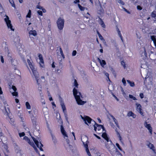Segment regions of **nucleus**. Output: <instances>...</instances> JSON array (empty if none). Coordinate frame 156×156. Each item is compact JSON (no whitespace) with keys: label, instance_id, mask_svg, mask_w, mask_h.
I'll return each mask as SVG.
<instances>
[{"label":"nucleus","instance_id":"nucleus-1","mask_svg":"<svg viewBox=\"0 0 156 156\" xmlns=\"http://www.w3.org/2000/svg\"><path fill=\"white\" fill-rule=\"evenodd\" d=\"M27 62L32 71L34 76L35 78L37 84L39 85V84H40V83H38L39 75L38 72H37V70L34 67V66L33 64V63L31 62L30 60L29 59H27Z\"/></svg>","mask_w":156,"mask_h":156},{"label":"nucleus","instance_id":"nucleus-2","mask_svg":"<svg viewBox=\"0 0 156 156\" xmlns=\"http://www.w3.org/2000/svg\"><path fill=\"white\" fill-rule=\"evenodd\" d=\"M73 94L78 105H82L86 103L85 101H83L80 99V96L81 95V94L78 92L77 89L75 87L73 89Z\"/></svg>","mask_w":156,"mask_h":156},{"label":"nucleus","instance_id":"nucleus-3","mask_svg":"<svg viewBox=\"0 0 156 156\" xmlns=\"http://www.w3.org/2000/svg\"><path fill=\"white\" fill-rule=\"evenodd\" d=\"M58 28L59 30H62L64 27V20L61 17H59L56 22Z\"/></svg>","mask_w":156,"mask_h":156},{"label":"nucleus","instance_id":"nucleus-4","mask_svg":"<svg viewBox=\"0 0 156 156\" xmlns=\"http://www.w3.org/2000/svg\"><path fill=\"white\" fill-rule=\"evenodd\" d=\"M4 20L8 28L10 29L11 30L14 31V29L13 28L11 24V21L9 20V17L7 16L6 18H5Z\"/></svg>","mask_w":156,"mask_h":156},{"label":"nucleus","instance_id":"nucleus-5","mask_svg":"<svg viewBox=\"0 0 156 156\" xmlns=\"http://www.w3.org/2000/svg\"><path fill=\"white\" fill-rule=\"evenodd\" d=\"M32 139L34 141V142L35 144L36 145L37 147L39 148L40 150L41 151H43V149L42 148V147L43 146V145L42 144L41 142L40 143V144H41V146L39 147V142L38 141L36 140V139H35L34 137H32Z\"/></svg>","mask_w":156,"mask_h":156},{"label":"nucleus","instance_id":"nucleus-6","mask_svg":"<svg viewBox=\"0 0 156 156\" xmlns=\"http://www.w3.org/2000/svg\"><path fill=\"white\" fill-rule=\"evenodd\" d=\"M38 55L39 58L40 60L39 64L40 65V66L42 67H43L44 66V62L42 55L40 53L38 54Z\"/></svg>","mask_w":156,"mask_h":156},{"label":"nucleus","instance_id":"nucleus-7","mask_svg":"<svg viewBox=\"0 0 156 156\" xmlns=\"http://www.w3.org/2000/svg\"><path fill=\"white\" fill-rule=\"evenodd\" d=\"M95 124L94 125V130L96 132L97 129L98 131H100L102 129V127H103V125L98 124H97L95 121H94Z\"/></svg>","mask_w":156,"mask_h":156},{"label":"nucleus","instance_id":"nucleus-8","mask_svg":"<svg viewBox=\"0 0 156 156\" xmlns=\"http://www.w3.org/2000/svg\"><path fill=\"white\" fill-rule=\"evenodd\" d=\"M136 110L140 113L141 115H143V113L142 112V107L141 105L138 103H136Z\"/></svg>","mask_w":156,"mask_h":156},{"label":"nucleus","instance_id":"nucleus-9","mask_svg":"<svg viewBox=\"0 0 156 156\" xmlns=\"http://www.w3.org/2000/svg\"><path fill=\"white\" fill-rule=\"evenodd\" d=\"M144 125L145 127L149 130L151 135H152V128L151 125L149 124H147L146 121L144 123Z\"/></svg>","mask_w":156,"mask_h":156},{"label":"nucleus","instance_id":"nucleus-10","mask_svg":"<svg viewBox=\"0 0 156 156\" xmlns=\"http://www.w3.org/2000/svg\"><path fill=\"white\" fill-rule=\"evenodd\" d=\"M82 118L85 122V123L87 125H88V124L87 122L88 123H90L92 120V119L91 118L87 116H86L84 118L82 117Z\"/></svg>","mask_w":156,"mask_h":156},{"label":"nucleus","instance_id":"nucleus-11","mask_svg":"<svg viewBox=\"0 0 156 156\" xmlns=\"http://www.w3.org/2000/svg\"><path fill=\"white\" fill-rule=\"evenodd\" d=\"M147 146L148 147H149L150 149H151L153 151L154 153L156 154L155 149L153 144H151V143H149L147 145Z\"/></svg>","mask_w":156,"mask_h":156},{"label":"nucleus","instance_id":"nucleus-12","mask_svg":"<svg viewBox=\"0 0 156 156\" xmlns=\"http://www.w3.org/2000/svg\"><path fill=\"white\" fill-rule=\"evenodd\" d=\"M61 131L62 133L64 136L68 137V135L62 125L61 126Z\"/></svg>","mask_w":156,"mask_h":156},{"label":"nucleus","instance_id":"nucleus-13","mask_svg":"<svg viewBox=\"0 0 156 156\" xmlns=\"http://www.w3.org/2000/svg\"><path fill=\"white\" fill-rule=\"evenodd\" d=\"M101 136L107 141V142H108L109 138L106 132L103 133L102 134Z\"/></svg>","mask_w":156,"mask_h":156},{"label":"nucleus","instance_id":"nucleus-14","mask_svg":"<svg viewBox=\"0 0 156 156\" xmlns=\"http://www.w3.org/2000/svg\"><path fill=\"white\" fill-rule=\"evenodd\" d=\"M98 60L100 62L101 65L103 67L106 64L105 61L104 60H101L99 58H98Z\"/></svg>","mask_w":156,"mask_h":156},{"label":"nucleus","instance_id":"nucleus-15","mask_svg":"<svg viewBox=\"0 0 156 156\" xmlns=\"http://www.w3.org/2000/svg\"><path fill=\"white\" fill-rule=\"evenodd\" d=\"M117 30L119 37H120L122 41L123 42V37L121 35L120 31L119 30V29L118 28H117Z\"/></svg>","mask_w":156,"mask_h":156},{"label":"nucleus","instance_id":"nucleus-16","mask_svg":"<svg viewBox=\"0 0 156 156\" xmlns=\"http://www.w3.org/2000/svg\"><path fill=\"white\" fill-rule=\"evenodd\" d=\"M29 34H30L33 35L34 36H36L37 35V32L35 30L30 31Z\"/></svg>","mask_w":156,"mask_h":156},{"label":"nucleus","instance_id":"nucleus-17","mask_svg":"<svg viewBox=\"0 0 156 156\" xmlns=\"http://www.w3.org/2000/svg\"><path fill=\"white\" fill-rule=\"evenodd\" d=\"M127 82L129 84L130 86L131 87H133L135 86V84L133 82H131L129 80H127Z\"/></svg>","mask_w":156,"mask_h":156},{"label":"nucleus","instance_id":"nucleus-18","mask_svg":"<svg viewBox=\"0 0 156 156\" xmlns=\"http://www.w3.org/2000/svg\"><path fill=\"white\" fill-rule=\"evenodd\" d=\"M61 106L63 111L64 112L65 111H66V108L64 103L63 102H61Z\"/></svg>","mask_w":156,"mask_h":156},{"label":"nucleus","instance_id":"nucleus-19","mask_svg":"<svg viewBox=\"0 0 156 156\" xmlns=\"http://www.w3.org/2000/svg\"><path fill=\"white\" fill-rule=\"evenodd\" d=\"M99 19L100 20V24L102 27L103 28H105V24L103 21L100 18H99Z\"/></svg>","mask_w":156,"mask_h":156},{"label":"nucleus","instance_id":"nucleus-20","mask_svg":"<svg viewBox=\"0 0 156 156\" xmlns=\"http://www.w3.org/2000/svg\"><path fill=\"white\" fill-rule=\"evenodd\" d=\"M59 48L60 52V54H61V55L62 57L63 58H65V56L64 55V54L62 50V48H61V47L60 46H59Z\"/></svg>","mask_w":156,"mask_h":156},{"label":"nucleus","instance_id":"nucleus-21","mask_svg":"<svg viewBox=\"0 0 156 156\" xmlns=\"http://www.w3.org/2000/svg\"><path fill=\"white\" fill-rule=\"evenodd\" d=\"M38 90L40 91V93L41 96H43V94L42 92V87L41 85H39L38 87Z\"/></svg>","mask_w":156,"mask_h":156},{"label":"nucleus","instance_id":"nucleus-22","mask_svg":"<svg viewBox=\"0 0 156 156\" xmlns=\"http://www.w3.org/2000/svg\"><path fill=\"white\" fill-rule=\"evenodd\" d=\"M26 108L28 109H30L31 108V106L29 104V103L28 102H26Z\"/></svg>","mask_w":156,"mask_h":156},{"label":"nucleus","instance_id":"nucleus-23","mask_svg":"<svg viewBox=\"0 0 156 156\" xmlns=\"http://www.w3.org/2000/svg\"><path fill=\"white\" fill-rule=\"evenodd\" d=\"M12 7L15 8L16 6L13 0H9Z\"/></svg>","mask_w":156,"mask_h":156},{"label":"nucleus","instance_id":"nucleus-24","mask_svg":"<svg viewBox=\"0 0 156 156\" xmlns=\"http://www.w3.org/2000/svg\"><path fill=\"white\" fill-rule=\"evenodd\" d=\"M28 143L31 146L33 147L35 146L34 143L33 142L31 141L29 139H28Z\"/></svg>","mask_w":156,"mask_h":156},{"label":"nucleus","instance_id":"nucleus-25","mask_svg":"<svg viewBox=\"0 0 156 156\" xmlns=\"http://www.w3.org/2000/svg\"><path fill=\"white\" fill-rule=\"evenodd\" d=\"M31 10L30 9L29 10L28 12L27 13V14L26 16V17L27 18H30L31 17Z\"/></svg>","mask_w":156,"mask_h":156},{"label":"nucleus","instance_id":"nucleus-26","mask_svg":"<svg viewBox=\"0 0 156 156\" xmlns=\"http://www.w3.org/2000/svg\"><path fill=\"white\" fill-rule=\"evenodd\" d=\"M151 16L152 18H155V17H156V14L155 11H153L151 12Z\"/></svg>","mask_w":156,"mask_h":156},{"label":"nucleus","instance_id":"nucleus-27","mask_svg":"<svg viewBox=\"0 0 156 156\" xmlns=\"http://www.w3.org/2000/svg\"><path fill=\"white\" fill-rule=\"evenodd\" d=\"M116 132L117 134V135L118 136L119 138V140L120 141H121L122 140V138L121 136L120 135L119 133L117 131H116Z\"/></svg>","mask_w":156,"mask_h":156},{"label":"nucleus","instance_id":"nucleus-28","mask_svg":"<svg viewBox=\"0 0 156 156\" xmlns=\"http://www.w3.org/2000/svg\"><path fill=\"white\" fill-rule=\"evenodd\" d=\"M78 5L81 11H84V10L85 8L81 6L80 4H78Z\"/></svg>","mask_w":156,"mask_h":156},{"label":"nucleus","instance_id":"nucleus-29","mask_svg":"<svg viewBox=\"0 0 156 156\" xmlns=\"http://www.w3.org/2000/svg\"><path fill=\"white\" fill-rule=\"evenodd\" d=\"M116 145L118 148L121 151H122V147L120 146L119 144L117 143L116 144Z\"/></svg>","mask_w":156,"mask_h":156},{"label":"nucleus","instance_id":"nucleus-30","mask_svg":"<svg viewBox=\"0 0 156 156\" xmlns=\"http://www.w3.org/2000/svg\"><path fill=\"white\" fill-rule=\"evenodd\" d=\"M117 2L121 5H124L125 4V3L122 0H117Z\"/></svg>","mask_w":156,"mask_h":156},{"label":"nucleus","instance_id":"nucleus-31","mask_svg":"<svg viewBox=\"0 0 156 156\" xmlns=\"http://www.w3.org/2000/svg\"><path fill=\"white\" fill-rule=\"evenodd\" d=\"M12 94L13 96L17 97L18 96V93L17 92L14 91L12 93Z\"/></svg>","mask_w":156,"mask_h":156},{"label":"nucleus","instance_id":"nucleus-32","mask_svg":"<svg viewBox=\"0 0 156 156\" xmlns=\"http://www.w3.org/2000/svg\"><path fill=\"white\" fill-rule=\"evenodd\" d=\"M122 82L123 83V85L124 86H126V81L124 78H123L122 80Z\"/></svg>","mask_w":156,"mask_h":156},{"label":"nucleus","instance_id":"nucleus-33","mask_svg":"<svg viewBox=\"0 0 156 156\" xmlns=\"http://www.w3.org/2000/svg\"><path fill=\"white\" fill-rule=\"evenodd\" d=\"M121 63L122 65L123 66L124 68V69H125L126 68V64H125V62H124V61H121Z\"/></svg>","mask_w":156,"mask_h":156},{"label":"nucleus","instance_id":"nucleus-34","mask_svg":"<svg viewBox=\"0 0 156 156\" xmlns=\"http://www.w3.org/2000/svg\"><path fill=\"white\" fill-rule=\"evenodd\" d=\"M97 34L99 36L100 39L101 40H103V37L101 36V35L99 33V32L97 31Z\"/></svg>","mask_w":156,"mask_h":156},{"label":"nucleus","instance_id":"nucleus-35","mask_svg":"<svg viewBox=\"0 0 156 156\" xmlns=\"http://www.w3.org/2000/svg\"><path fill=\"white\" fill-rule=\"evenodd\" d=\"M86 151L89 156H91L88 148L86 149Z\"/></svg>","mask_w":156,"mask_h":156},{"label":"nucleus","instance_id":"nucleus-36","mask_svg":"<svg viewBox=\"0 0 156 156\" xmlns=\"http://www.w3.org/2000/svg\"><path fill=\"white\" fill-rule=\"evenodd\" d=\"M133 113L132 112L129 111L127 115L129 117L131 116L132 115H133Z\"/></svg>","mask_w":156,"mask_h":156},{"label":"nucleus","instance_id":"nucleus-37","mask_svg":"<svg viewBox=\"0 0 156 156\" xmlns=\"http://www.w3.org/2000/svg\"><path fill=\"white\" fill-rule=\"evenodd\" d=\"M33 148H34V150H35V151L37 153H38L39 155H40V154L39 153V151H38L37 149V147H36V146H35V147H33Z\"/></svg>","mask_w":156,"mask_h":156},{"label":"nucleus","instance_id":"nucleus-38","mask_svg":"<svg viewBox=\"0 0 156 156\" xmlns=\"http://www.w3.org/2000/svg\"><path fill=\"white\" fill-rule=\"evenodd\" d=\"M74 86L76 87H78V84L77 83V81L76 80H74Z\"/></svg>","mask_w":156,"mask_h":156},{"label":"nucleus","instance_id":"nucleus-39","mask_svg":"<svg viewBox=\"0 0 156 156\" xmlns=\"http://www.w3.org/2000/svg\"><path fill=\"white\" fill-rule=\"evenodd\" d=\"M38 14L41 16H42L43 13L42 11L41 10H38L37 12Z\"/></svg>","mask_w":156,"mask_h":156},{"label":"nucleus","instance_id":"nucleus-40","mask_svg":"<svg viewBox=\"0 0 156 156\" xmlns=\"http://www.w3.org/2000/svg\"><path fill=\"white\" fill-rule=\"evenodd\" d=\"M25 134L24 132H22L19 133V135L20 137H22L25 136Z\"/></svg>","mask_w":156,"mask_h":156},{"label":"nucleus","instance_id":"nucleus-41","mask_svg":"<svg viewBox=\"0 0 156 156\" xmlns=\"http://www.w3.org/2000/svg\"><path fill=\"white\" fill-rule=\"evenodd\" d=\"M129 98L133 99V100H136V98L132 95L129 94Z\"/></svg>","mask_w":156,"mask_h":156},{"label":"nucleus","instance_id":"nucleus-42","mask_svg":"<svg viewBox=\"0 0 156 156\" xmlns=\"http://www.w3.org/2000/svg\"><path fill=\"white\" fill-rule=\"evenodd\" d=\"M137 9L138 10H141L142 9V8L140 6L138 5L137 6Z\"/></svg>","mask_w":156,"mask_h":156},{"label":"nucleus","instance_id":"nucleus-43","mask_svg":"<svg viewBox=\"0 0 156 156\" xmlns=\"http://www.w3.org/2000/svg\"><path fill=\"white\" fill-rule=\"evenodd\" d=\"M12 88L14 91H16L17 90V89L16 87L14 85L12 86Z\"/></svg>","mask_w":156,"mask_h":156},{"label":"nucleus","instance_id":"nucleus-44","mask_svg":"<svg viewBox=\"0 0 156 156\" xmlns=\"http://www.w3.org/2000/svg\"><path fill=\"white\" fill-rule=\"evenodd\" d=\"M83 142V143L84 145V147H85L86 148V149H87V148H88V144H84V142H83V141H82Z\"/></svg>","mask_w":156,"mask_h":156},{"label":"nucleus","instance_id":"nucleus-45","mask_svg":"<svg viewBox=\"0 0 156 156\" xmlns=\"http://www.w3.org/2000/svg\"><path fill=\"white\" fill-rule=\"evenodd\" d=\"M76 54V50H74L72 52V55L75 56Z\"/></svg>","mask_w":156,"mask_h":156},{"label":"nucleus","instance_id":"nucleus-46","mask_svg":"<svg viewBox=\"0 0 156 156\" xmlns=\"http://www.w3.org/2000/svg\"><path fill=\"white\" fill-rule=\"evenodd\" d=\"M43 8V7L41 6H40L39 5H37V8L40 9H41Z\"/></svg>","mask_w":156,"mask_h":156},{"label":"nucleus","instance_id":"nucleus-47","mask_svg":"<svg viewBox=\"0 0 156 156\" xmlns=\"http://www.w3.org/2000/svg\"><path fill=\"white\" fill-rule=\"evenodd\" d=\"M1 61L2 63H3L4 62V59L3 58V56H1Z\"/></svg>","mask_w":156,"mask_h":156},{"label":"nucleus","instance_id":"nucleus-48","mask_svg":"<svg viewBox=\"0 0 156 156\" xmlns=\"http://www.w3.org/2000/svg\"><path fill=\"white\" fill-rule=\"evenodd\" d=\"M124 10L128 14H130V12L125 8H123Z\"/></svg>","mask_w":156,"mask_h":156},{"label":"nucleus","instance_id":"nucleus-49","mask_svg":"<svg viewBox=\"0 0 156 156\" xmlns=\"http://www.w3.org/2000/svg\"><path fill=\"white\" fill-rule=\"evenodd\" d=\"M140 96L141 98H144V94L142 93H141L140 94Z\"/></svg>","mask_w":156,"mask_h":156},{"label":"nucleus","instance_id":"nucleus-50","mask_svg":"<svg viewBox=\"0 0 156 156\" xmlns=\"http://www.w3.org/2000/svg\"><path fill=\"white\" fill-rule=\"evenodd\" d=\"M94 135L98 139H101V137L100 136H98L96 134L94 133Z\"/></svg>","mask_w":156,"mask_h":156},{"label":"nucleus","instance_id":"nucleus-51","mask_svg":"<svg viewBox=\"0 0 156 156\" xmlns=\"http://www.w3.org/2000/svg\"><path fill=\"white\" fill-rule=\"evenodd\" d=\"M105 75L107 77L108 79H109V81H110V79L109 78V74H108V73H105Z\"/></svg>","mask_w":156,"mask_h":156},{"label":"nucleus","instance_id":"nucleus-52","mask_svg":"<svg viewBox=\"0 0 156 156\" xmlns=\"http://www.w3.org/2000/svg\"><path fill=\"white\" fill-rule=\"evenodd\" d=\"M3 135V133L2 132L1 129H0V136H2Z\"/></svg>","mask_w":156,"mask_h":156},{"label":"nucleus","instance_id":"nucleus-53","mask_svg":"<svg viewBox=\"0 0 156 156\" xmlns=\"http://www.w3.org/2000/svg\"><path fill=\"white\" fill-rule=\"evenodd\" d=\"M80 2V0H75L74 1V3L75 4H76L77 3H79Z\"/></svg>","mask_w":156,"mask_h":156},{"label":"nucleus","instance_id":"nucleus-54","mask_svg":"<svg viewBox=\"0 0 156 156\" xmlns=\"http://www.w3.org/2000/svg\"><path fill=\"white\" fill-rule=\"evenodd\" d=\"M131 116L133 118H136V115L133 113V115H132Z\"/></svg>","mask_w":156,"mask_h":156},{"label":"nucleus","instance_id":"nucleus-55","mask_svg":"<svg viewBox=\"0 0 156 156\" xmlns=\"http://www.w3.org/2000/svg\"><path fill=\"white\" fill-rule=\"evenodd\" d=\"M41 10H42V12L44 13H45L46 12V9H45L44 8H42V9H41Z\"/></svg>","mask_w":156,"mask_h":156},{"label":"nucleus","instance_id":"nucleus-56","mask_svg":"<svg viewBox=\"0 0 156 156\" xmlns=\"http://www.w3.org/2000/svg\"><path fill=\"white\" fill-rule=\"evenodd\" d=\"M3 94V92L2 90V88L1 87H0V94Z\"/></svg>","mask_w":156,"mask_h":156},{"label":"nucleus","instance_id":"nucleus-57","mask_svg":"<svg viewBox=\"0 0 156 156\" xmlns=\"http://www.w3.org/2000/svg\"><path fill=\"white\" fill-rule=\"evenodd\" d=\"M15 101H16V103H18L19 102V99L17 98L15 99Z\"/></svg>","mask_w":156,"mask_h":156},{"label":"nucleus","instance_id":"nucleus-58","mask_svg":"<svg viewBox=\"0 0 156 156\" xmlns=\"http://www.w3.org/2000/svg\"><path fill=\"white\" fill-rule=\"evenodd\" d=\"M97 119H98V121L99 123H101V121L100 119L99 118H98Z\"/></svg>","mask_w":156,"mask_h":156},{"label":"nucleus","instance_id":"nucleus-59","mask_svg":"<svg viewBox=\"0 0 156 156\" xmlns=\"http://www.w3.org/2000/svg\"><path fill=\"white\" fill-rule=\"evenodd\" d=\"M51 66L52 68H54L55 67V66L54 64V62H53V63L52 64Z\"/></svg>","mask_w":156,"mask_h":156},{"label":"nucleus","instance_id":"nucleus-60","mask_svg":"<svg viewBox=\"0 0 156 156\" xmlns=\"http://www.w3.org/2000/svg\"><path fill=\"white\" fill-rule=\"evenodd\" d=\"M103 130V131H104L105 132H106V130L105 128V127H104V126H103V127H102V129Z\"/></svg>","mask_w":156,"mask_h":156},{"label":"nucleus","instance_id":"nucleus-61","mask_svg":"<svg viewBox=\"0 0 156 156\" xmlns=\"http://www.w3.org/2000/svg\"><path fill=\"white\" fill-rule=\"evenodd\" d=\"M32 120V122L33 123V124H36V121L34 120V119Z\"/></svg>","mask_w":156,"mask_h":156},{"label":"nucleus","instance_id":"nucleus-62","mask_svg":"<svg viewBox=\"0 0 156 156\" xmlns=\"http://www.w3.org/2000/svg\"><path fill=\"white\" fill-rule=\"evenodd\" d=\"M72 134H73V135L74 136V139H75V133H74V132H72Z\"/></svg>","mask_w":156,"mask_h":156},{"label":"nucleus","instance_id":"nucleus-63","mask_svg":"<svg viewBox=\"0 0 156 156\" xmlns=\"http://www.w3.org/2000/svg\"><path fill=\"white\" fill-rule=\"evenodd\" d=\"M100 51L101 53H102L103 52V50L102 49H101L100 50Z\"/></svg>","mask_w":156,"mask_h":156},{"label":"nucleus","instance_id":"nucleus-64","mask_svg":"<svg viewBox=\"0 0 156 156\" xmlns=\"http://www.w3.org/2000/svg\"><path fill=\"white\" fill-rule=\"evenodd\" d=\"M19 2L21 3H22L23 2V0H19Z\"/></svg>","mask_w":156,"mask_h":156}]
</instances>
